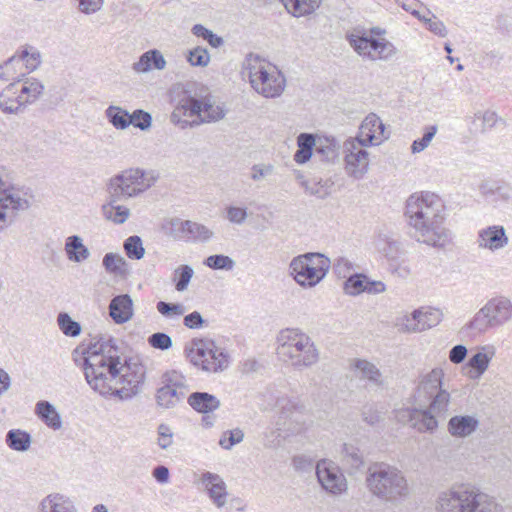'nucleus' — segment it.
I'll list each match as a JSON object with an SVG mask.
<instances>
[{
  "label": "nucleus",
  "mask_w": 512,
  "mask_h": 512,
  "mask_svg": "<svg viewBox=\"0 0 512 512\" xmlns=\"http://www.w3.org/2000/svg\"><path fill=\"white\" fill-rule=\"evenodd\" d=\"M158 176L154 171L131 168L110 179L109 197L113 201H122L143 193L154 185Z\"/></svg>",
  "instance_id": "6e6552de"
},
{
  "label": "nucleus",
  "mask_w": 512,
  "mask_h": 512,
  "mask_svg": "<svg viewBox=\"0 0 512 512\" xmlns=\"http://www.w3.org/2000/svg\"><path fill=\"white\" fill-rule=\"evenodd\" d=\"M224 116L225 111L222 107L212 104L209 98L199 99L185 93L172 112L170 120L184 129L187 126L193 127L201 123L215 122Z\"/></svg>",
  "instance_id": "423d86ee"
},
{
  "label": "nucleus",
  "mask_w": 512,
  "mask_h": 512,
  "mask_svg": "<svg viewBox=\"0 0 512 512\" xmlns=\"http://www.w3.org/2000/svg\"><path fill=\"white\" fill-rule=\"evenodd\" d=\"M436 132H437L436 125L426 127L422 138L416 139L413 141L412 146H411L412 152L420 153L424 149H426L429 146L432 139L434 138Z\"/></svg>",
  "instance_id": "e2e57ef3"
},
{
  "label": "nucleus",
  "mask_w": 512,
  "mask_h": 512,
  "mask_svg": "<svg viewBox=\"0 0 512 512\" xmlns=\"http://www.w3.org/2000/svg\"><path fill=\"white\" fill-rule=\"evenodd\" d=\"M191 32L196 37H200L203 40L207 41L210 46L213 48H219L224 44V40L222 37L218 36L217 34L213 33V31L209 30L202 24H195L193 25Z\"/></svg>",
  "instance_id": "bf43d9fd"
},
{
  "label": "nucleus",
  "mask_w": 512,
  "mask_h": 512,
  "mask_svg": "<svg viewBox=\"0 0 512 512\" xmlns=\"http://www.w3.org/2000/svg\"><path fill=\"white\" fill-rule=\"evenodd\" d=\"M479 491L468 483L455 484L439 493L437 509L439 512H468Z\"/></svg>",
  "instance_id": "9b49d317"
},
{
  "label": "nucleus",
  "mask_w": 512,
  "mask_h": 512,
  "mask_svg": "<svg viewBox=\"0 0 512 512\" xmlns=\"http://www.w3.org/2000/svg\"><path fill=\"white\" fill-rule=\"evenodd\" d=\"M404 216L412 237L419 243L442 249L453 240L450 229L445 227V205L434 193L421 192L406 200Z\"/></svg>",
  "instance_id": "f03ea898"
},
{
  "label": "nucleus",
  "mask_w": 512,
  "mask_h": 512,
  "mask_svg": "<svg viewBox=\"0 0 512 512\" xmlns=\"http://www.w3.org/2000/svg\"><path fill=\"white\" fill-rule=\"evenodd\" d=\"M148 344L161 351L168 350L172 347V338L164 332H156L148 337Z\"/></svg>",
  "instance_id": "69168bd1"
},
{
  "label": "nucleus",
  "mask_w": 512,
  "mask_h": 512,
  "mask_svg": "<svg viewBox=\"0 0 512 512\" xmlns=\"http://www.w3.org/2000/svg\"><path fill=\"white\" fill-rule=\"evenodd\" d=\"M17 81H20L19 87L22 95L26 96L25 102L35 103L44 92V85L37 78L25 77Z\"/></svg>",
  "instance_id": "ea45409f"
},
{
  "label": "nucleus",
  "mask_w": 512,
  "mask_h": 512,
  "mask_svg": "<svg viewBox=\"0 0 512 512\" xmlns=\"http://www.w3.org/2000/svg\"><path fill=\"white\" fill-rule=\"evenodd\" d=\"M372 53L375 54V56L371 57V60H387L391 58L396 50L392 43L382 39H372Z\"/></svg>",
  "instance_id": "864d4df0"
},
{
  "label": "nucleus",
  "mask_w": 512,
  "mask_h": 512,
  "mask_svg": "<svg viewBox=\"0 0 512 512\" xmlns=\"http://www.w3.org/2000/svg\"><path fill=\"white\" fill-rule=\"evenodd\" d=\"M341 454L342 464L349 474H355L364 466L363 455L356 446L352 444H344Z\"/></svg>",
  "instance_id": "72a5a7b5"
},
{
  "label": "nucleus",
  "mask_w": 512,
  "mask_h": 512,
  "mask_svg": "<svg viewBox=\"0 0 512 512\" xmlns=\"http://www.w3.org/2000/svg\"><path fill=\"white\" fill-rule=\"evenodd\" d=\"M339 145L334 139L327 137L315 141L314 156H319L322 161H332L337 157Z\"/></svg>",
  "instance_id": "37998d69"
},
{
  "label": "nucleus",
  "mask_w": 512,
  "mask_h": 512,
  "mask_svg": "<svg viewBox=\"0 0 512 512\" xmlns=\"http://www.w3.org/2000/svg\"><path fill=\"white\" fill-rule=\"evenodd\" d=\"M185 397V391L162 386L157 390L156 400L159 406L169 409L175 407Z\"/></svg>",
  "instance_id": "58836bf2"
},
{
  "label": "nucleus",
  "mask_w": 512,
  "mask_h": 512,
  "mask_svg": "<svg viewBox=\"0 0 512 512\" xmlns=\"http://www.w3.org/2000/svg\"><path fill=\"white\" fill-rule=\"evenodd\" d=\"M419 310L420 329H422V331L435 327L440 323L442 313L439 309L420 308Z\"/></svg>",
  "instance_id": "5fc2aeb1"
},
{
  "label": "nucleus",
  "mask_w": 512,
  "mask_h": 512,
  "mask_svg": "<svg viewBox=\"0 0 512 512\" xmlns=\"http://www.w3.org/2000/svg\"><path fill=\"white\" fill-rule=\"evenodd\" d=\"M301 259H306V262L311 266L322 279L325 278L330 268V259L320 253H306L299 255Z\"/></svg>",
  "instance_id": "de8ad7c7"
},
{
  "label": "nucleus",
  "mask_w": 512,
  "mask_h": 512,
  "mask_svg": "<svg viewBox=\"0 0 512 512\" xmlns=\"http://www.w3.org/2000/svg\"><path fill=\"white\" fill-rule=\"evenodd\" d=\"M74 362L84 370L85 379L94 391L102 396H115L128 400L139 392L145 378L144 366L132 358L122 359V351L117 340L102 335L77 357Z\"/></svg>",
  "instance_id": "f257e3e1"
},
{
  "label": "nucleus",
  "mask_w": 512,
  "mask_h": 512,
  "mask_svg": "<svg viewBox=\"0 0 512 512\" xmlns=\"http://www.w3.org/2000/svg\"><path fill=\"white\" fill-rule=\"evenodd\" d=\"M297 179L307 194L319 199L327 198L331 194V189L334 185L330 179L312 178L306 180L303 176H298Z\"/></svg>",
  "instance_id": "7c9ffc66"
},
{
  "label": "nucleus",
  "mask_w": 512,
  "mask_h": 512,
  "mask_svg": "<svg viewBox=\"0 0 512 512\" xmlns=\"http://www.w3.org/2000/svg\"><path fill=\"white\" fill-rule=\"evenodd\" d=\"M20 81H14L8 84L0 92V110L4 114L18 115L24 112V104L17 99V85Z\"/></svg>",
  "instance_id": "a878e982"
},
{
  "label": "nucleus",
  "mask_w": 512,
  "mask_h": 512,
  "mask_svg": "<svg viewBox=\"0 0 512 512\" xmlns=\"http://www.w3.org/2000/svg\"><path fill=\"white\" fill-rule=\"evenodd\" d=\"M511 320L512 301L504 295H497L487 300L463 329L474 334H485L490 330L503 327Z\"/></svg>",
  "instance_id": "0eeeda50"
},
{
  "label": "nucleus",
  "mask_w": 512,
  "mask_h": 512,
  "mask_svg": "<svg viewBox=\"0 0 512 512\" xmlns=\"http://www.w3.org/2000/svg\"><path fill=\"white\" fill-rule=\"evenodd\" d=\"M384 129L381 119L376 114L370 113L362 121L359 133L353 139L366 145H376L384 138Z\"/></svg>",
  "instance_id": "6ab92c4d"
},
{
  "label": "nucleus",
  "mask_w": 512,
  "mask_h": 512,
  "mask_svg": "<svg viewBox=\"0 0 512 512\" xmlns=\"http://www.w3.org/2000/svg\"><path fill=\"white\" fill-rule=\"evenodd\" d=\"M494 355L495 350L492 346L481 347L466 363L468 378L472 380L479 379L488 369Z\"/></svg>",
  "instance_id": "5701e85b"
},
{
  "label": "nucleus",
  "mask_w": 512,
  "mask_h": 512,
  "mask_svg": "<svg viewBox=\"0 0 512 512\" xmlns=\"http://www.w3.org/2000/svg\"><path fill=\"white\" fill-rule=\"evenodd\" d=\"M123 248L126 256L131 260H140L144 257L143 242L137 235L128 237L123 243Z\"/></svg>",
  "instance_id": "3c124183"
},
{
  "label": "nucleus",
  "mask_w": 512,
  "mask_h": 512,
  "mask_svg": "<svg viewBox=\"0 0 512 512\" xmlns=\"http://www.w3.org/2000/svg\"><path fill=\"white\" fill-rule=\"evenodd\" d=\"M298 150L294 154V160L298 164L306 163L314 153L315 138L312 134L301 133L297 138Z\"/></svg>",
  "instance_id": "4c0bfd02"
},
{
  "label": "nucleus",
  "mask_w": 512,
  "mask_h": 512,
  "mask_svg": "<svg viewBox=\"0 0 512 512\" xmlns=\"http://www.w3.org/2000/svg\"><path fill=\"white\" fill-rule=\"evenodd\" d=\"M322 0H281L289 13L301 17L313 13L321 5Z\"/></svg>",
  "instance_id": "e433bc0d"
},
{
  "label": "nucleus",
  "mask_w": 512,
  "mask_h": 512,
  "mask_svg": "<svg viewBox=\"0 0 512 512\" xmlns=\"http://www.w3.org/2000/svg\"><path fill=\"white\" fill-rule=\"evenodd\" d=\"M468 512H504V510L493 497L479 490Z\"/></svg>",
  "instance_id": "79ce46f5"
},
{
  "label": "nucleus",
  "mask_w": 512,
  "mask_h": 512,
  "mask_svg": "<svg viewBox=\"0 0 512 512\" xmlns=\"http://www.w3.org/2000/svg\"><path fill=\"white\" fill-rule=\"evenodd\" d=\"M109 198L110 201L102 206L104 217L115 224H123L130 215L129 208L117 204L118 201H113L112 197Z\"/></svg>",
  "instance_id": "a19ab883"
},
{
  "label": "nucleus",
  "mask_w": 512,
  "mask_h": 512,
  "mask_svg": "<svg viewBox=\"0 0 512 512\" xmlns=\"http://www.w3.org/2000/svg\"><path fill=\"white\" fill-rule=\"evenodd\" d=\"M276 407L280 411L281 418L285 419L284 425L291 434L306 431L312 423L306 406L298 398L280 397L276 401Z\"/></svg>",
  "instance_id": "f8f14e48"
},
{
  "label": "nucleus",
  "mask_w": 512,
  "mask_h": 512,
  "mask_svg": "<svg viewBox=\"0 0 512 512\" xmlns=\"http://www.w3.org/2000/svg\"><path fill=\"white\" fill-rule=\"evenodd\" d=\"M204 265L213 270L231 271L235 267V261L227 255L214 254L204 260Z\"/></svg>",
  "instance_id": "4d7b16f0"
},
{
  "label": "nucleus",
  "mask_w": 512,
  "mask_h": 512,
  "mask_svg": "<svg viewBox=\"0 0 512 512\" xmlns=\"http://www.w3.org/2000/svg\"><path fill=\"white\" fill-rule=\"evenodd\" d=\"M36 416L49 428L59 430L62 427V420L56 408L48 401L41 400L35 405Z\"/></svg>",
  "instance_id": "2f4dec72"
},
{
  "label": "nucleus",
  "mask_w": 512,
  "mask_h": 512,
  "mask_svg": "<svg viewBox=\"0 0 512 512\" xmlns=\"http://www.w3.org/2000/svg\"><path fill=\"white\" fill-rule=\"evenodd\" d=\"M372 39L374 38L353 34L348 37L349 43L354 50L359 55L366 56L369 59H371L372 56H375V54L372 53Z\"/></svg>",
  "instance_id": "603ef678"
},
{
  "label": "nucleus",
  "mask_w": 512,
  "mask_h": 512,
  "mask_svg": "<svg viewBox=\"0 0 512 512\" xmlns=\"http://www.w3.org/2000/svg\"><path fill=\"white\" fill-rule=\"evenodd\" d=\"M278 358L295 370L310 368L319 361V351L309 335L300 329L286 328L277 336Z\"/></svg>",
  "instance_id": "20e7f679"
},
{
  "label": "nucleus",
  "mask_w": 512,
  "mask_h": 512,
  "mask_svg": "<svg viewBox=\"0 0 512 512\" xmlns=\"http://www.w3.org/2000/svg\"><path fill=\"white\" fill-rule=\"evenodd\" d=\"M475 118L482 120V130L485 131L486 129H492L496 126L498 122H503L505 124L504 120L498 116V114L495 111L492 110H486L484 112H477L475 113Z\"/></svg>",
  "instance_id": "774afa93"
},
{
  "label": "nucleus",
  "mask_w": 512,
  "mask_h": 512,
  "mask_svg": "<svg viewBox=\"0 0 512 512\" xmlns=\"http://www.w3.org/2000/svg\"><path fill=\"white\" fill-rule=\"evenodd\" d=\"M109 122L118 130H124L133 125L142 131L148 130L152 124V116L150 113L137 109L129 114L128 111L117 106H109L105 111Z\"/></svg>",
  "instance_id": "2eb2a0df"
},
{
  "label": "nucleus",
  "mask_w": 512,
  "mask_h": 512,
  "mask_svg": "<svg viewBox=\"0 0 512 512\" xmlns=\"http://www.w3.org/2000/svg\"><path fill=\"white\" fill-rule=\"evenodd\" d=\"M12 57H16V61H23L28 72L35 71L42 62L40 51L31 45L22 46Z\"/></svg>",
  "instance_id": "c9c22d12"
},
{
  "label": "nucleus",
  "mask_w": 512,
  "mask_h": 512,
  "mask_svg": "<svg viewBox=\"0 0 512 512\" xmlns=\"http://www.w3.org/2000/svg\"><path fill=\"white\" fill-rule=\"evenodd\" d=\"M256 63L249 65V80L252 88L266 98L280 96L286 86L285 76L276 66L262 64L258 58Z\"/></svg>",
  "instance_id": "9d476101"
},
{
  "label": "nucleus",
  "mask_w": 512,
  "mask_h": 512,
  "mask_svg": "<svg viewBox=\"0 0 512 512\" xmlns=\"http://www.w3.org/2000/svg\"><path fill=\"white\" fill-rule=\"evenodd\" d=\"M243 438H244V433L241 429L237 428L234 430H229L222 434V436L219 440V445L222 448L229 450L234 445L242 442Z\"/></svg>",
  "instance_id": "0e129e2a"
},
{
  "label": "nucleus",
  "mask_w": 512,
  "mask_h": 512,
  "mask_svg": "<svg viewBox=\"0 0 512 512\" xmlns=\"http://www.w3.org/2000/svg\"><path fill=\"white\" fill-rule=\"evenodd\" d=\"M201 481L213 503L218 508L223 507L227 498L226 484L223 479L218 474L205 472L202 474Z\"/></svg>",
  "instance_id": "b1692460"
},
{
  "label": "nucleus",
  "mask_w": 512,
  "mask_h": 512,
  "mask_svg": "<svg viewBox=\"0 0 512 512\" xmlns=\"http://www.w3.org/2000/svg\"><path fill=\"white\" fill-rule=\"evenodd\" d=\"M102 264L109 274L124 276L128 272L126 260L116 253H106L103 257Z\"/></svg>",
  "instance_id": "a18cd8bd"
},
{
  "label": "nucleus",
  "mask_w": 512,
  "mask_h": 512,
  "mask_svg": "<svg viewBox=\"0 0 512 512\" xmlns=\"http://www.w3.org/2000/svg\"><path fill=\"white\" fill-rule=\"evenodd\" d=\"M29 207V201L22 198L19 191L6 188L0 172V232L13 223L16 211Z\"/></svg>",
  "instance_id": "4468645a"
},
{
  "label": "nucleus",
  "mask_w": 512,
  "mask_h": 512,
  "mask_svg": "<svg viewBox=\"0 0 512 512\" xmlns=\"http://www.w3.org/2000/svg\"><path fill=\"white\" fill-rule=\"evenodd\" d=\"M32 438L31 435L21 429H11L6 433L5 443L14 451L25 452L31 446Z\"/></svg>",
  "instance_id": "f704fd0d"
},
{
  "label": "nucleus",
  "mask_w": 512,
  "mask_h": 512,
  "mask_svg": "<svg viewBox=\"0 0 512 512\" xmlns=\"http://www.w3.org/2000/svg\"><path fill=\"white\" fill-rule=\"evenodd\" d=\"M64 250L67 258L75 263H81L90 257L89 249L78 235H71L66 238Z\"/></svg>",
  "instance_id": "473e14b6"
},
{
  "label": "nucleus",
  "mask_w": 512,
  "mask_h": 512,
  "mask_svg": "<svg viewBox=\"0 0 512 512\" xmlns=\"http://www.w3.org/2000/svg\"><path fill=\"white\" fill-rule=\"evenodd\" d=\"M367 145L352 138L344 142L345 169L349 176L361 179L368 171L369 155Z\"/></svg>",
  "instance_id": "dca6fc26"
},
{
  "label": "nucleus",
  "mask_w": 512,
  "mask_h": 512,
  "mask_svg": "<svg viewBox=\"0 0 512 512\" xmlns=\"http://www.w3.org/2000/svg\"><path fill=\"white\" fill-rule=\"evenodd\" d=\"M187 61L192 66L205 67L210 62V55L208 50L202 46H197L190 50L187 56Z\"/></svg>",
  "instance_id": "680f3d73"
},
{
  "label": "nucleus",
  "mask_w": 512,
  "mask_h": 512,
  "mask_svg": "<svg viewBox=\"0 0 512 512\" xmlns=\"http://www.w3.org/2000/svg\"><path fill=\"white\" fill-rule=\"evenodd\" d=\"M38 512H78L73 502L66 496L53 493L44 497L38 506Z\"/></svg>",
  "instance_id": "cd10ccee"
},
{
  "label": "nucleus",
  "mask_w": 512,
  "mask_h": 512,
  "mask_svg": "<svg viewBox=\"0 0 512 512\" xmlns=\"http://www.w3.org/2000/svg\"><path fill=\"white\" fill-rule=\"evenodd\" d=\"M188 221L189 220H183L181 218L174 217L166 220L162 225V229L167 236L173 238L174 240L185 242Z\"/></svg>",
  "instance_id": "c03bdc74"
},
{
  "label": "nucleus",
  "mask_w": 512,
  "mask_h": 512,
  "mask_svg": "<svg viewBox=\"0 0 512 512\" xmlns=\"http://www.w3.org/2000/svg\"><path fill=\"white\" fill-rule=\"evenodd\" d=\"M166 64V60L159 50L150 49L144 52L137 62L133 63L132 69L137 73H147L152 69L163 70Z\"/></svg>",
  "instance_id": "bb28decb"
},
{
  "label": "nucleus",
  "mask_w": 512,
  "mask_h": 512,
  "mask_svg": "<svg viewBox=\"0 0 512 512\" xmlns=\"http://www.w3.org/2000/svg\"><path fill=\"white\" fill-rule=\"evenodd\" d=\"M162 383L163 386H168L177 390H185V377L175 370L166 372L162 376Z\"/></svg>",
  "instance_id": "338daca9"
},
{
  "label": "nucleus",
  "mask_w": 512,
  "mask_h": 512,
  "mask_svg": "<svg viewBox=\"0 0 512 512\" xmlns=\"http://www.w3.org/2000/svg\"><path fill=\"white\" fill-rule=\"evenodd\" d=\"M367 276L364 274H354L344 282V291L346 294L356 296L365 292Z\"/></svg>",
  "instance_id": "13d9d810"
},
{
  "label": "nucleus",
  "mask_w": 512,
  "mask_h": 512,
  "mask_svg": "<svg viewBox=\"0 0 512 512\" xmlns=\"http://www.w3.org/2000/svg\"><path fill=\"white\" fill-rule=\"evenodd\" d=\"M365 484L374 497L393 505L402 503L410 495V487L404 473L384 462H376L369 466Z\"/></svg>",
  "instance_id": "7ed1b4c3"
},
{
  "label": "nucleus",
  "mask_w": 512,
  "mask_h": 512,
  "mask_svg": "<svg viewBox=\"0 0 512 512\" xmlns=\"http://www.w3.org/2000/svg\"><path fill=\"white\" fill-rule=\"evenodd\" d=\"M397 422L408 424L419 433H434L438 428V420L435 415L429 413L423 407L412 405L401 407L394 411Z\"/></svg>",
  "instance_id": "ddd939ff"
},
{
  "label": "nucleus",
  "mask_w": 512,
  "mask_h": 512,
  "mask_svg": "<svg viewBox=\"0 0 512 512\" xmlns=\"http://www.w3.org/2000/svg\"><path fill=\"white\" fill-rule=\"evenodd\" d=\"M194 275V270L189 265H180L178 266L173 273V281L175 285V289L178 292H183L187 289L192 277Z\"/></svg>",
  "instance_id": "09e8293b"
},
{
  "label": "nucleus",
  "mask_w": 512,
  "mask_h": 512,
  "mask_svg": "<svg viewBox=\"0 0 512 512\" xmlns=\"http://www.w3.org/2000/svg\"><path fill=\"white\" fill-rule=\"evenodd\" d=\"M444 375V371L440 367L419 374L409 398L410 404L425 408L436 418L446 415L451 395L443 388Z\"/></svg>",
  "instance_id": "39448f33"
},
{
  "label": "nucleus",
  "mask_w": 512,
  "mask_h": 512,
  "mask_svg": "<svg viewBox=\"0 0 512 512\" xmlns=\"http://www.w3.org/2000/svg\"><path fill=\"white\" fill-rule=\"evenodd\" d=\"M479 191L484 200L494 206L508 202L512 195V188L508 183L496 180L483 181Z\"/></svg>",
  "instance_id": "aec40b11"
},
{
  "label": "nucleus",
  "mask_w": 512,
  "mask_h": 512,
  "mask_svg": "<svg viewBox=\"0 0 512 512\" xmlns=\"http://www.w3.org/2000/svg\"><path fill=\"white\" fill-rule=\"evenodd\" d=\"M315 469L318 482L326 492L333 495L346 492L347 480L334 462L321 459L317 462Z\"/></svg>",
  "instance_id": "f3484780"
},
{
  "label": "nucleus",
  "mask_w": 512,
  "mask_h": 512,
  "mask_svg": "<svg viewBox=\"0 0 512 512\" xmlns=\"http://www.w3.org/2000/svg\"><path fill=\"white\" fill-rule=\"evenodd\" d=\"M57 323L62 333L68 337H77L81 333V325L73 320L66 312H60L57 316Z\"/></svg>",
  "instance_id": "8fccbe9b"
},
{
  "label": "nucleus",
  "mask_w": 512,
  "mask_h": 512,
  "mask_svg": "<svg viewBox=\"0 0 512 512\" xmlns=\"http://www.w3.org/2000/svg\"><path fill=\"white\" fill-rule=\"evenodd\" d=\"M352 367L355 369L356 376L359 379L366 380L375 387H382L384 385L382 373L375 364L364 359H355L353 360Z\"/></svg>",
  "instance_id": "c85d7f7f"
},
{
  "label": "nucleus",
  "mask_w": 512,
  "mask_h": 512,
  "mask_svg": "<svg viewBox=\"0 0 512 512\" xmlns=\"http://www.w3.org/2000/svg\"><path fill=\"white\" fill-rule=\"evenodd\" d=\"M479 420L474 415H455L447 423V431L454 438H468L473 435L478 427Z\"/></svg>",
  "instance_id": "4be33fe9"
},
{
  "label": "nucleus",
  "mask_w": 512,
  "mask_h": 512,
  "mask_svg": "<svg viewBox=\"0 0 512 512\" xmlns=\"http://www.w3.org/2000/svg\"><path fill=\"white\" fill-rule=\"evenodd\" d=\"M109 315L116 324L128 322L133 316V302L128 294L112 298L109 304Z\"/></svg>",
  "instance_id": "393cba45"
},
{
  "label": "nucleus",
  "mask_w": 512,
  "mask_h": 512,
  "mask_svg": "<svg viewBox=\"0 0 512 512\" xmlns=\"http://www.w3.org/2000/svg\"><path fill=\"white\" fill-rule=\"evenodd\" d=\"M157 311L164 317L169 319H177L184 315L186 308L181 303H169L165 301H159L156 304Z\"/></svg>",
  "instance_id": "052dcab7"
},
{
  "label": "nucleus",
  "mask_w": 512,
  "mask_h": 512,
  "mask_svg": "<svg viewBox=\"0 0 512 512\" xmlns=\"http://www.w3.org/2000/svg\"><path fill=\"white\" fill-rule=\"evenodd\" d=\"M476 243L480 249L496 252L509 244V238L503 225H490L478 231Z\"/></svg>",
  "instance_id": "a211bd4d"
},
{
  "label": "nucleus",
  "mask_w": 512,
  "mask_h": 512,
  "mask_svg": "<svg viewBox=\"0 0 512 512\" xmlns=\"http://www.w3.org/2000/svg\"><path fill=\"white\" fill-rule=\"evenodd\" d=\"M289 269L291 276L302 287L311 288L323 280L321 275L309 266L306 259H301L299 256L292 259Z\"/></svg>",
  "instance_id": "412c9836"
},
{
  "label": "nucleus",
  "mask_w": 512,
  "mask_h": 512,
  "mask_svg": "<svg viewBox=\"0 0 512 512\" xmlns=\"http://www.w3.org/2000/svg\"><path fill=\"white\" fill-rule=\"evenodd\" d=\"M187 403L196 412L209 414L220 407V400L208 392H193L187 398Z\"/></svg>",
  "instance_id": "c756f323"
},
{
  "label": "nucleus",
  "mask_w": 512,
  "mask_h": 512,
  "mask_svg": "<svg viewBox=\"0 0 512 512\" xmlns=\"http://www.w3.org/2000/svg\"><path fill=\"white\" fill-rule=\"evenodd\" d=\"M420 310H414L411 314L403 316L399 319L397 326L398 330L404 333H418L422 332L420 329V320H419Z\"/></svg>",
  "instance_id": "6e6d98bb"
},
{
  "label": "nucleus",
  "mask_w": 512,
  "mask_h": 512,
  "mask_svg": "<svg viewBox=\"0 0 512 512\" xmlns=\"http://www.w3.org/2000/svg\"><path fill=\"white\" fill-rule=\"evenodd\" d=\"M213 236V232L205 225L189 220L186 229L185 242H207Z\"/></svg>",
  "instance_id": "49530a36"
},
{
  "label": "nucleus",
  "mask_w": 512,
  "mask_h": 512,
  "mask_svg": "<svg viewBox=\"0 0 512 512\" xmlns=\"http://www.w3.org/2000/svg\"><path fill=\"white\" fill-rule=\"evenodd\" d=\"M185 352L193 365L206 372H222L229 366L228 353L211 339H193Z\"/></svg>",
  "instance_id": "1a4fd4ad"
}]
</instances>
